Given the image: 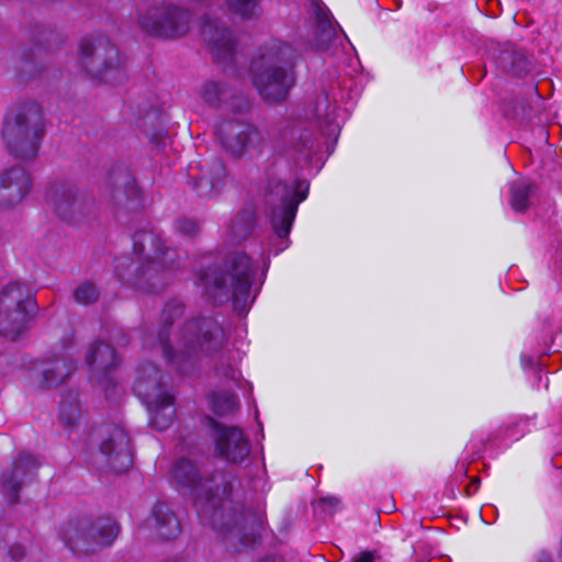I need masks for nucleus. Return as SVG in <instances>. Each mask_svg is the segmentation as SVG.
<instances>
[{
    "mask_svg": "<svg viewBox=\"0 0 562 562\" xmlns=\"http://www.w3.org/2000/svg\"><path fill=\"white\" fill-rule=\"evenodd\" d=\"M133 389L149 412L150 425L159 431L169 428L176 415L170 378L147 363L138 370Z\"/></svg>",
    "mask_w": 562,
    "mask_h": 562,
    "instance_id": "nucleus-6",
    "label": "nucleus"
},
{
    "mask_svg": "<svg viewBox=\"0 0 562 562\" xmlns=\"http://www.w3.org/2000/svg\"><path fill=\"white\" fill-rule=\"evenodd\" d=\"M480 477H473L469 485L467 486V495L472 496L479 490Z\"/></svg>",
    "mask_w": 562,
    "mask_h": 562,
    "instance_id": "nucleus-40",
    "label": "nucleus"
},
{
    "mask_svg": "<svg viewBox=\"0 0 562 562\" xmlns=\"http://www.w3.org/2000/svg\"><path fill=\"white\" fill-rule=\"evenodd\" d=\"M251 260L244 252L232 254L224 263V270L209 268L200 274V284L206 296L215 304L233 301L235 311L244 314L249 308L251 285Z\"/></svg>",
    "mask_w": 562,
    "mask_h": 562,
    "instance_id": "nucleus-4",
    "label": "nucleus"
},
{
    "mask_svg": "<svg viewBox=\"0 0 562 562\" xmlns=\"http://www.w3.org/2000/svg\"><path fill=\"white\" fill-rule=\"evenodd\" d=\"M99 450L109 470L122 473L132 467L130 437L122 427L116 425L106 427L102 432Z\"/></svg>",
    "mask_w": 562,
    "mask_h": 562,
    "instance_id": "nucleus-16",
    "label": "nucleus"
},
{
    "mask_svg": "<svg viewBox=\"0 0 562 562\" xmlns=\"http://www.w3.org/2000/svg\"><path fill=\"white\" fill-rule=\"evenodd\" d=\"M512 115H513L514 117H517V116H518V113L514 112Z\"/></svg>",
    "mask_w": 562,
    "mask_h": 562,
    "instance_id": "nucleus-44",
    "label": "nucleus"
},
{
    "mask_svg": "<svg viewBox=\"0 0 562 562\" xmlns=\"http://www.w3.org/2000/svg\"><path fill=\"white\" fill-rule=\"evenodd\" d=\"M224 150L237 159L259 157L268 142V133L245 121H226L218 127Z\"/></svg>",
    "mask_w": 562,
    "mask_h": 562,
    "instance_id": "nucleus-12",
    "label": "nucleus"
},
{
    "mask_svg": "<svg viewBox=\"0 0 562 562\" xmlns=\"http://www.w3.org/2000/svg\"><path fill=\"white\" fill-rule=\"evenodd\" d=\"M86 362L90 367L93 375L101 382L106 379L110 371L119 363L114 349L104 342L92 345L90 352L86 357Z\"/></svg>",
    "mask_w": 562,
    "mask_h": 562,
    "instance_id": "nucleus-23",
    "label": "nucleus"
},
{
    "mask_svg": "<svg viewBox=\"0 0 562 562\" xmlns=\"http://www.w3.org/2000/svg\"><path fill=\"white\" fill-rule=\"evenodd\" d=\"M535 184L528 180H517L509 186V204L516 212H524L529 207V200L535 191Z\"/></svg>",
    "mask_w": 562,
    "mask_h": 562,
    "instance_id": "nucleus-27",
    "label": "nucleus"
},
{
    "mask_svg": "<svg viewBox=\"0 0 562 562\" xmlns=\"http://www.w3.org/2000/svg\"><path fill=\"white\" fill-rule=\"evenodd\" d=\"M216 453L228 463L241 464L250 453V442L236 426H227L212 417L206 418Z\"/></svg>",
    "mask_w": 562,
    "mask_h": 562,
    "instance_id": "nucleus-15",
    "label": "nucleus"
},
{
    "mask_svg": "<svg viewBox=\"0 0 562 562\" xmlns=\"http://www.w3.org/2000/svg\"><path fill=\"white\" fill-rule=\"evenodd\" d=\"M495 61L503 71L516 77H521L530 70V61L526 53L514 44H505L499 49Z\"/></svg>",
    "mask_w": 562,
    "mask_h": 562,
    "instance_id": "nucleus-24",
    "label": "nucleus"
},
{
    "mask_svg": "<svg viewBox=\"0 0 562 562\" xmlns=\"http://www.w3.org/2000/svg\"><path fill=\"white\" fill-rule=\"evenodd\" d=\"M119 535L117 524L110 517L69 519L59 529V537L75 554H90L111 546Z\"/></svg>",
    "mask_w": 562,
    "mask_h": 562,
    "instance_id": "nucleus-8",
    "label": "nucleus"
},
{
    "mask_svg": "<svg viewBox=\"0 0 562 562\" xmlns=\"http://www.w3.org/2000/svg\"><path fill=\"white\" fill-rule=\"evenodd\" d=\"M48 201L59 218L68 223H80L94 207L92 199L81 194L76 186L58 183L50 188Z\"/></svg>",
    "mask_w": 562,
    "mask_h": 562,
    "instance_id": "nucleus-14",
    "label": "nucleus"
},
{
    "mask_svg": "<svg viewBox=\"0 0 562 562\" xmlns=\"http://www.w3.org/2000/svg\"><path fill=\"white\" fill-rule=\"evenodd\" d=\"M290 46L282 45L274 54L261 56L252 63V83L266 102L284 100L295 83L293 64L284 58Z\"/></svg>",
    "mask_w": 562,
    "mask_h": 562,
    "instance_id": "nucleus-7",
    "label": "nucleus"
},
{
    "mask_svg": "<svg viewBox=\"0 0 562 562\" xmlns=\"http://www.w3.org/2000/svg\"><path fill=\"white\" fill-rule=\"evenodd\" d=\"M314 29V46L316 49H326L336 37V24L328 10L317 8Z\"/></svg>",
    "mask_w": 562,
    "mask_h": 562,
    "instance_id": "nucleus-25",
    "label": "nucleus"
},
{
    "mask_svg": "<svg viewBox=\"0 0 562 562\" xmlns=\"http://www.w3.org/2000/svg\"><path fill=\"white\" fill-rule=\"evenodd\" d=\"M4 554V562H35L27 555L26 549L21 543H14L7 548L5 542L0 539V554Z\"/></svg>",
    "mask_w": 562,
    "mask_h": 562,
    "instance_id": "nucleus-32",
    "label": "nucleus"
},
{
    "mask_svg": "<svg viewBox=\"0 0 562 562\" xmlns=\"http://www.w3.org/2000/svg\"><path fill=\"white\" fill-rule=\"evenodd\" d=\"M133 250L143 260L134 266L130 263L126 271L119 263L115 271L121 281L128 286L146 293H156L164 289L168 271L180 267L177 249L167 246L153 229L138 231L133 236Z\"/></svg>",
    "mask_w": 562,
    "mask_h": 562,
    "instance_id": "nucleus-3",
    "label": "nucleus"
},
{
    "mask_svg": "<svg viewBox=\"0 0 562 562\" xmlns=\"http://www.w3.org/2000/svg\"><path fill=\"white\" fill-rule=\"evenodd\" d=\"M336 105L329 101L328 94L323 92L317 95L313 109V115L317 120L330 122L335 114Z\"/></svg>",
    "mask_w": 562,
    "mask_h": 562,
    "instance_id": "nucleus-31",
    "label": "nucleus"
},
{
    "mask_svg": "<svg viewBox=\"0 0 562 562\" xmlns=\"http://www.w3.org/2000/svg\"><path fill=\"white\" fill-rule=\"evenodd\" d=\"M76 302L88 305L99 297V290L91 282H83L74 292Z\"/></svg>",
    "mask_w": 562,
    "mask_h": 562,
    "instance_id": "nucleus-33",
    "label": "nucleus"
},
{
    "mask_svg": "<svg viewBox=\"0 0 562 562\" xmlns=\"http://www.w3.org/2000/svg\"><path fill=\"white\" fill-rule=\"evenodd\" d=\"M252 224V215H248L247 218L243 216L235 218L231 227L233 238L236 240L245 239L250 234Z\"/></svg>",
    "mask_w": 562,
    "mask_h": 562,
    "instance_id": "nucleus-34",
    "label": "nucleus"
},
{
    "mask_svg": "<svg viewBox=\"0 0 562 562\" xmlns=\"http://www.w3.org/2000/svg\"><path fill=\"white\" fill-rule=\"evenodd\" d=\"M156 113L151 108H145L138 111L136 122L143 119H149L150 116L155 115Z\"/></svg>",
    "mask_w": 562,
    "mask_h": 562,
    "instance_id": "nucleus-41",
    "label": "nucleus"
},
{
    "mask_svg": "<svg viewBox=\"0 0 562 562\" xmlns=\"http://www.w3.org/2000/svg\"><path fill=\"white\" fill-rule=\"evenodd\" d=\"M58 418L60 424L71 432L80 423L81 408L76 394L63 397L59 405Z\"/></svg>",
    "mask_w": 562,
    "mask_h": 562,
    "instance_id": "nucleus-26",
    "label": "nucleus"
},
{
    "mask_svg": "<svg viewBox=\"0 0 562 562\" xmlns=\"http://www.w3.org/2000/svg\"><path fill=\"white\" fill-rule=\"evenodd\" d=\"M76 366L71 359L66 357H55L42 361L36 368L41 374L40 386L43 389L57 387L75 371Z\"/></svg>",
    "mask_w": 562,
    "mask_h": 562,
    "instance_id": "nucleus-21",
    "label": "nucleus"
},
{
    "mask_svg": "<svg viewBox=\"0 0 562 562\" xmlns=\"http://www.w3.org/2000/svg\"><path fill=\"white\" fill-rule=\"evenodd\" d=\"M1 136L9 153L15 158H35L44 136L41 105L29 100L11 106L3 117Z\"/></svg>",
    "mask_w": 562,
    "mask_h": 562,
    "instance_id": "nucleus-5",
    "label": "nucleus"
},
{
    "mask_svg": "<svg viewBox=\"0 0 562 562\" xmlns=\"http://www.w3.org/2000/svg\"><path fill=\"white\" fill-rule=\"evenodd\" d=\"M79 58L92 78L110 85L122 83L126 78L117 47L105 37L83 38L79 45Z\"/></svg>",
    "mask_w": 562,
    "mask_h": 562,
    "instance_id": "nucleus-10",
    "label": "nucleus"
},
{
    "mask_svg": "<svg viewBox=\"0 0 562 562\" xmlns=\"http://www.w3.org/2000/svg\"><path fill=\"white\" fill-rule=\"evenodd\" d=\"M35 313V302L25 285L8 284L0 294V336L18 339Z\"/></svg>",
    "mask_w": 562,
    "mask_h": 562,
    "instance_id": "nucleus-11",
    "label": "nucleus"
},
{
    "mask_svg": "<svg viewBox=\"0 0 562 562\" xmlns=\"http://www.w3.org/2000/svg\"><path fill=\"white\" fill-rule=\"evenodd\" d=\"M192 188L198 195L211 199L220 194L225 187L228 172L222 159L202 161L196 170L191 168Z\"/></svg>",
    "mask_w": 562,
    "mask_h": 562,
    "instance_id": "nucleus-18",
    "label": "nucleus"
},
{
    "mask_svg": "<svg viewBox=\"0 0 562 562\" xmlns=\"http://www.w3.org/2000/svg\"><path fill=\"white\" fill-rule=\"evenodd\" d=\"M173 480L189 488L195 497V507L203 522L223 535L225 541L248 546L256 540L260 519L241 505H233L231 495L237 484L232 473L214 471L203 473L188 459L175 463Z\"/></svg>",
    "mask_w": 562,
    "mask_h": 562,
    "instance_id": "nucleus-1",
    "label": "nucleus"
},
{
    "mask_svg": "<svg viewBox=\"0 0 562 562\" xmlns=\"http://www.w3.org/2000/svg\"><path fill=\"white\" fill-rule=\"evenodd\" d=\"M124 186V194L127 198L135 196L137 194L135 180L131 178L128 175H124L119 183H116L115 193L119 191V189Z\"/></svg>",
    "mask_w": 562,
    "mask_h": 562,
    "instance_id": "nucleus-37",
    "label": "nucleus"
},
{
    "mask_svg": "<svg viewBox=\"0 0 562 562\" xmlns=\"http://www.w3.org/2000/svg\"><path fill=\"white\" fill-rule=\"evenodd\" d=\"M259 562H281V560H279L277 558H265V559L260 560Z\"/></svg>",
    "mask_w": 562,
    "mask_h": 562,
    "instance_id": "nucleus-43",
    "label": "nucleus"
},
{
    "mask_svg": "<svg viewBox=\"0 0 562 562\" xmlns=\"http://www.w3.org/2000/svg\"><path fill=\"white\" fill-rule=\"evenodd\" d=\"M260 0H227L228 7L243 18H255L261 12Z\"/></svg>",
    "mask_w": 562,
    "mask_h": 562,
    "instance_id": "nucleus-30",
    "label": "nucleus"
},
{
    "mask_svg": "<svg viewBox=\"0 0 562 562\" xmlns=\"http://www.w3.org/2000/svg\"><path fill=\"white\" fill-rule=\"evenodd\" d=\"M375 554L370 551H364L359 553L352 559V562H374L375 561Z\"/></svg>",
    "mask_w": 562,
    "mask_h": 562,
    "instance_id": "nucleus-39",
    "label": "nucleus"
},
{
    "mask_svg": "<svg viewBox=\"0 0 562 562\" xmlns=\"http://www.w3.org/2000/svg\"><path fill=\"white\" fill-rule=\"evenodd\" d=\"M32 180L30 173L20 166L0 173V209L5 210L19 204L30 192Z\"/></svg>",
    "mask_w": 562,
    "mask_h": 562,
    "instance_id": "nucleus-19",
    "label": "nucleus"
},
{
    "mask_svg": "<svg viewBox=\"0 0 562 562\" xmlns=\"http://www.w3.org/2000/svg\"><path fill=\"white\" fill-rule=\"evenodd\" d=\"M204 102L211 106H220L229 95V89L220 81H206L200 90Z\"/></svg>",
    "mask_w": 562,
    "mask_h": 562,
    "instance_id": "nucleus-28",
    "label": "nucleus"
},
{
    "mask_svg": "<svg viewBox=\"0 0 562 562\" xmlns=\"http://www.w3.org/2000/svg\"><path fill=\"white\" fill-rule=\"evenodd\" d=\"M213 411L218 416H227L238 408V398L235 394L220 392L212 397Z\"/></svg>",
    "mask_w": 562,
    "mask_h": 562,
    "instance_id": "nucleus-29",
    "label": "nucleus"
},
{
    "mask_svg": "<svg viewBox=\"0 0 562 562\" xmlns=\"http://www.w3.org/2000/svg\"><path fill=\"white\" fill-rule=\"evenodd\" d=\"M138 24L146 33L160 37H178L189 29V13L178 7L161 3L138 15Z\"/></svg>",
    "mask_w": 562,
    "mask_h": 562,
    "instance_id": "nucleus-13",
    "label": "nucleus"
},
{
    "mask_svg": "<svg viewBox=\"0 0 562 562\" xmlns=\"http://www.w3.org/2000/svg\"><path fill=\"white\" fill-rule=\"evenodd\" d=\"M150 525L162 540H171L181 532V524L169 505L158 502L154 505L150 515Z\"/></svg>",
    "mask_w": 562,
    "mask_h": 562,
    "instance_id": "nucleus-22",
    "label": "nucleus"
},
{
    "mask_svg": "<svg viewBox=\"0 0 562 562\" xmlns=\"http://www.w3.org/2000/svg\"><path fill=\"white\" fill-rule=\"evenodd\" d=\"M40 464L35 457L23 452L2 472L0 490L9 504H15L19 501L20 490L35 479Z\"/></svg>",
    "mask_w": 562,
    "mask_h": 562,
    "instance_id": "nucleus-17",
    "label": "nucleus"
},
{
    "mask_svg": "<svg viewBox=\"0 0 562 562\" xmlns=\"http://www.w3.org/2000/svg\"><path fill=\"white\" fill-rule=\"evenodd\" d=\"M308 183L305 180L285 182L270 177L265 191V202L270 209L271 226L279 238L290 234L299 204L307 198Z\"/></svg>",
    "mask_w": 562,
    "mask_h": 562,
    "instance_id": "nucleus-9",
    "label": "nucleus"
},
{
    "mask_svg": "<svg viewBox=\"0 0 562 562\" xmlns=\"http://www.w3.org/2000/svg\"><path fill=\"white\" fill-rule=\"evenodd\" d=\"M218 356L221 362L215 367L216 374L225 380L237 381L240 378L239 370L231 363H224L222 352Z\"/></svg>",
    "mask_w": 562,
    "mask_h": 562,
    "instance_id": "nucleus-35",
    "label": "nucleus"
},
{
    "mask_svg": "<svg viewBox=\"0 0 562 562\" xmlns=\"http://www.w3.org/2000/svg\"><path fill=\"white\" fill-rule=\"evenodd\" d=\"M202 34L218 61L229 63L234 59L236 41L221 21L207 19L203 25Z\"/></svg>",
    "mask_w": 562,
    "mask_h": 562,
    "instance_id": "nucleus-20",
    "label": "nucleus"
},
{
    "mask_svg": "<svg viewBox=\"0 0 562 562\" xmlns=\"http://www.w3.org/2000/svg\"><path fill=\"white\" fill-rule=\"evenodd\" d=\"M184 306L178 300L169 301L160 315L155 344L166 361L182 375H193L202 364L225 349L228 336L220 322L199 314L188 318L171 339V328L183 315Z\"/></svg>",
    "mask_w": 562,
    "mask_h": 562,
    "instance_id": "nucleus-2",
    "label": "nucleus"
},
{
    "mask_svg": "<svg viewBox=\"0 0 562 562\" xmlns=\"http://www.w3.org/2000/svg\"><path fill=\"white\" fill-rule=\"evenodd\" d=\"M535 562H553L552 555L549 552L541 551L536 555Z\"/></svg>",
    "mask_w": 562,
    "mask_h": 562,
    "instance_id": "nucleus-42",
    "label": "nucleus"
},
{
    "mask_svg": "<svg viewBox=\"0 0 562 562\" xmlns=\"http://www.w3.org/2000/svg\"><path fill=\"white\" fill-rule=\"evenodd\" d=\"M338 504H339V501L335 497H325L318 502V506L323 510L328 512L329 514L334 513V510L338 506Z\"/></svg>",
    "mask_w": 562,
    "mask_h": 562,
    "instance_id": "nucleus-38",
    "label": "nucleus"
},
{
    "mask_svg": "<svg viewBox=\"0 0 562 562\" xmlns=\"http://www.w3.org/2000/svg\"><path fill=\"white\" fill-rule=\"evenodd\" d=\"M177 229L184 235L194 236L200 227L196 221L191 218H182L177 222Z\"/></svg>",
    "mask_w": 562,
    "mask_h": 562,
    "instance_id": "nucleus-36",
    "label": "nucleus"
}]
</instances>
